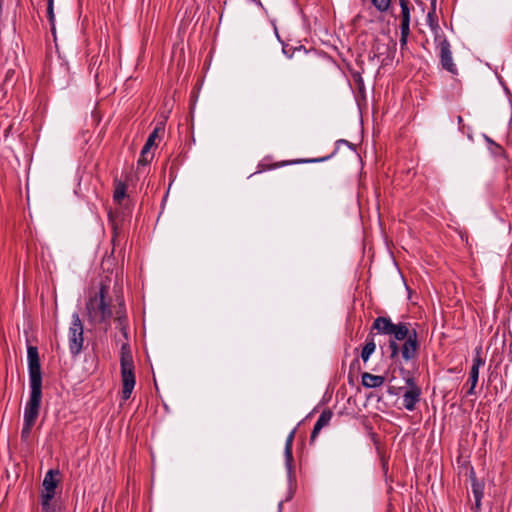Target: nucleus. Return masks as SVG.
<instances>
[{"label": "nucleus", "mask_w": 512, "mask_h": 512, "mask_svg": "<svg viewBox=\"0 0 512 512\" xmlns=\"http://www.w3.org/2000/svg\"><path fill=\"white\" fill-rule=\"evenodd\" d=\"M124 304L120 303V310L117 312V316L115 317V322L117 323V328L119 329L121 336L123 339L119 338L116 341L121 343V353H120V369H121V382H122V391L121 398L123 401H127L133 392V389L136 384L135 373H134V361L131 353L130 346L128 344L129 334H128V320L124 311Z\"/></svg>", "instance_id": "nucleus-1"}, {"label": "nucleus", "mask_w": 512, "mask_h": 512, "mask_svg": "<svg viewBox=\"0 0 512 512\" xmlns=\"http://www.w3.org/2000/svg\"><path fill=\"white\" fill-rule=\"evenodd\" d=\"M30 396L24 408L23 421L35 425L42 400V372L38 348L27 347Z\"/></svg>", "instance_id": "nucleus-2"}, {"label": "nucleus", "mask_w": 512, "mask_h": 512, "mask_svg": "<svg viewBox=\"0 0 512 512\" xmlns=\"http://www.w3.org/2000/svg\"><path fill=\"white\" fill-rule=\"evenodd\" d=\"M372 330H377L379 334L389 335L393 338L389 341L390 358L395 359L399 355V344L397 341H404L410 336L412 332H417L416 329L412 328V324L409 322H398L393 323L389 317L379 316L373 324Z\"/></svg>", "instance_id": "nucleus-3"}, {"label": "nucleus", "mask_w": 512, "mask_h": 512, "mask_svg": "<svg viewBox=\"0 0 512 512\" xmlns=\"http://www.w3.org/2000/svg\"><path fill=\"white\" fill-rule=\"evenodd\" d=\"M108 287L101 285L100 289L93 296H90L86 303V312L91 324H101L112 316L110 304L106 301Z\"/></svg>", "instance_id": "nucleus-4"}, {"label": "nucleus", "mask_w": 512, "mask_h": 512, "mask_svg": "<svg viewBox=\"0 0 512 512\" xmlns=\"http://www.w3.org/2000/svg\"><path fill=\"white\" fill-rule=\"evenodd\" d=\"M436 48L438 50V57L442 69L451 73L454 76L458 75V68L453 61L452 47L450 42L446 39L444 34H435Z\"/></svg>", "instance_id": "nucleus-5"}, {"label": "nucleus", "mask_w": 512, "mask_h": 512, "mask_svg": "<svg viewBox=\"0 0 512 512\" xmlns=\"http://www.w3.org/2000/svg\"><path fill=\"white\" fill-rule=\"evenodd\" d=\"M69 350L73 356H77L83 348V324L78 313L72 315L68 333Z\"/></svg>", "instance_id": "nucleus-6"}, {"label": "nucleus", "mask_w": 512, "mask_h": 512, "mask_svg": "<svg viewBox=\"0 0 512 512\" xmlns=\"http://www.w3.org/2000/svg\"><path fill=\"white\" fill-rule=\"evenodd\" d=\"M408 388L402 396V405L408 411H414L421 399V388L416 384L413 377H404Z\"/></svg>", "instance_id": "nucleus-7"}, {"label": "nucleus", "mask_w": 512, "mask_h": 512, "mask_svg": "<svg viewBox=\"0 0 512 512\" xmlns=\"http://www.w3.org/2000/svg\"><path fill=\"white\" fill-rule=\"evenodd\" d=\"M485 364V360L482 357V348L479 346L475 349V355L472 360V366L469 372L468 383H470V388L467 390V395H474L475 388L478 383L479 378V369L481 366Z\"/></svg>", "instance_id": "nucleus-8"}, {"label": "nucleus", "mask_w": 512, "mask_h": 512, "mask_svg": "<svg viewBox=\"0 0 512 512\" xmlns=\"http://www.w3.org/2000/svg\"><path fill=\"white\" fill-rule=\"evenodd\" d=\"M59 470L50 469L44 477L42 486L43 491L40 499L53 500L56 494V488L59 484Z\"/></svg>", "instance_id": "nucleus-9"}, {"label": "nucleus", "mask_w": 512, "mask_h": 512, "mask_svg": "<svg viewBox=\"0 0 512 512\" xmlns=\"http://www.w3.org/2000/svg\"><path fill=\"white\" fill-rule=\"evenodd\" d=\"M419 348L418 333L412 332V336L404 340V343L399 346V353H401L403 360L408 362L417 358Z\"/></svg>", "instance_id": "nucleus-10"}, {"label": "nucleus", "mask_w": 512, "mask_h": 512, "mask_svg": "<svg viewBox=\"0 0 512 512\" xmlns=\"http://www.w3.org/2000/svg\"><path fill=\"white\" fill-rule=\"evenodd\" d=\"M296 428H294L287 436L284 447V458H285V467L287 470V476L289 482H293L296 480L295 470L293 466V441L295 438Z\"/></svg>", "instance_id": "nucleus-11"}, {"label": "nucleus", "mask_w": 512, "mask_h": 512, "mask_svg": "<svg viewBox=\"0 0 512 512\" xmlns=\"http://www.w3.org/2000/svg\"><path fill=\"white\" fill-rule=\"evenodd\" d=\"M160 127H155V129L152 131V133L148 136L146 143L144 144L140 157L138 159V165H147L151 162L153 155L151 154L150 150L152 146L155 144V140L158 137V132L160 131Z\"/></svg>", "instance_id": "nucleus-12"}, {"label": "nucleus", "mask_w": 512, "mask_h": 512, "mask_svg": "<svg viewBox=\"0 0 512 512\" xmlns=\"http://www.w3.org/2000/svg\"><path fill=\"white\" fill-rule=\"evenodd\" d=\"M331 156L326 157H320V158H312V159H295V160H288V161H282L279 163H274L271 165H265L263 163L259 164L260 170L258 172H261L263 170H271L276 169L279 167L287 166V165H293V164H301V163H316V162H323L330 158Z\"/></svg>", "instance_id": "nucleus-13"}, {"label": "nucleus", "mask_w": 512, "mask_h": 512, "mask_svg": "<svg viewBox=\"0 0 512 512\" xmlns=\"http://www.w3.org/2000/svg\"><path fill=\"white\" fill-rule=\"evenodd\" d=\"M332 416H333V413L329 409H325L321 412V414H320L319 418L317 419V421L313 427V430L311 432V436H310L311 442H313L317 438V436L320 433V431L322 430V428H324L325 426H327L329 424V422L332 419Z\"/></svg>", "instance_id": "nucleus-14"}, {"label": "nucleus", "mask_w": 512, "mask_h": 512, "mask_svg": "<svg viewBox=\"0 0 512 512\" xmlns=\"http://www.w3.org/2000/svg\"><path fill=\"white\" fill-rule=\"evenodd\" d=\"M401 6V32H410V9L408 0H399Z\"/></svg>", "instance_id": "nucleus-15"}, {"label": "nucleus", "mask_w": 512, "mask_h": 512, "mask_svg": "<svg viewBox=\"0 0 512 512\" xmlns=\"http://www.w3.org/2000/svg\"><path fill=\"white\" fill-rule=\"evenodd\" d=\"M385 378L368 372L362 374V385L367 388H377L384 384Z\"/></svg>", "instance_id": "nucleus-16"}, {"label": "nucleus", "mask_w": 512, "mask_h": 512, "mask_svg": "<svg viewBox=\"0 0 512 512\" xmlns=\"http://www.w3.org/2000/svg\"><path fill=\"white\" fill-rule=\"evenodd\" d=\"M376 344L374 341V334L370 332L366 338V343L361 352V358L364 362H367L370 356L375 352Z\"/></svg>", "instance_id": "nucleus-17"}, {"label": "nucleus", "mask_w": 512, "mask_h": 512, "mask_svg": "<svg viewBox=\"0 0 512 512\" xmlns=\"http://www.w3.org/2000/svg\"><path fill=\"white\" fill-rule=\"evenodd\" d=\"M469 477L471 480V488L474 497H483L484 483L476 478L473 468L470 469Z\"/></svg>", "instance_id": "nucleus-18"}, {"label": "nucleus", "mask_w": 512, "mask_h": 512, "mask_svg": "<svg viewBox=\"0 0 512 512\" xmlns=\"http://www.w3.org/2000/svg\"><path fill=\"white\" fill-rule=\"evenodd\" d=\"M34 427V424L23 421V426L21 429V442L24 444L27 448H30L32 445V428Z\"/></svg>", "instance_id": "nucleus-19"}, {"label": "nucleus", "mask_w": 512, "mask_h": 512, "mask_svg": "<svg viewBox=\"0 0 512 512\" xmlns=\"http://www.w3.org/2000/svg\"><path fill=\"white\" fill-rule=\"evenodd\" d=\"M41 512H61L60 506L57 501L40 499Z\"/></svg>", "instance_id": "nucleus-20"}, {"label": "nucleus", "mask_w": 512, "mask_h": 512, "mask_svg": "<svg viewBox=\"0 0 512 512\" xmlns=\"http://www.w3.org/2000/svg\"><path fill=\"white\" fill-rule=\"evenodd\" d=\"M126 184L119 181L116 183L115 190L113 193V199L117 203H121L126 196Z\"/></svg>", "instance_id": "nucleus-21"}, {"label": "nucleus", "mask_w": 512, "mask_h": 512, "mask_svg": "<svg viewBox=\"0 0 512 512\" xmlns=\"http://www.w3.org/2000/svg\"><path fill=\"white\" fill-rule=\"evenodd\" d=\"M427 22L432 31L436 32L440 29L438 25V16L436 14V6H431V10L427 14Z\"/></svg>", "instance_id": "nucleus-22"}, {"label": "nucleus", "mask_w": 512, "mask_h": 512, "mask_svg": "<svg viewBox=\"0 0 512 512\" xmlns=\"http://www.w3.org/2000/svg\"><path fill=\"white\" fill-rule=\"evenodd\" d=\"M47 17L51 25V32H56L54 24L53 0H47Z\"/></svg>", "instance_id": "nucleus-23"}, {"label": "nucleus", "mask_w": 512, "mask_h": 512, "mask_svg": "<svg viewBox=\"0 0 512 512\" xmlns=\"http://www.w3.org/2000/svg\"><path fill=\"white\" fill-rule=\"evenodd\" d=\"M373 5L379 11H386L390 7L391 0H372Z\"/></svg>", "instance_id": "nucleus-24"}, {"label": "nucleus", "mask_w": 512, "mask_h": 512, "mask_svg": "<svg viewBox=\"0 0 512 512\" xmlns=\"http://www.w3.org/2000/svg\"><path fill=\"white\" fill-rule=\"evenodd\" d=\"M301 48H302L301 45L297 46V47L296 46H292L290 44H283L282 45L283 53L285 55H287L288 57H291L296 50L301 49Z\"/></svg>", "instance_id": "nucleus-25"}, {"label": "nucleus", "mask_w": 512, "mask_h": 512, "mask_svg": "<svg viewBox=\"0 0 512 512\" xmlns=\"http://www.w3.org/2000/svg\"><path fill=\"white\" fill-rule=\"evenodd\" d=\"M482 498L483 497H474L475 499V504H474V511L475 512H479L480 508H481V501H482Z\"/></svg>", "instance_id": "nucleus-26"}, {"label": "nucleus", "mask_w": 512, "mask_h": 512, "mask_svg": "<svg viewBox=\"0 0 512 512\" xmlns=\"http://www.w3.org/2000/svg\"><path fill=\"white\" fill-rule=\"evenodd\" d=\"M407 36L408 34H401V38H400V45L401 47L403 48L406 43H407Z\"/></svg>", "instance_id": "nucleus-27"}, {"label": "nucleus", "mask_w": 512, "mask_h": 512, "mask_svg": "<svg viewBox=\"0 0 512 512\" xmlns=\"http://www.w3.org/2000/svg\"><path fill=\"white\" fill-rule=\"evenodd\" d=\"M13 74H14V70L9 69L5 76V82H7L10 79V77L13 76Z\"/></svg>", "instance_id": "nucleus-28"}, {"label": "nucleus", "mask_w": 512, "mask_h": 512, "mask_svg": "<svg viewBox=\"0 0 512 512\" xmlns=\"http://www.w3.org/2000/svg\"><path fill=\"white\" fill-rule=\"evenodd\" d=\"M6 92L2 87H0V101L5 98Z\"/></svg>", "instance_id": "nucleus-29"}, {"label": "nucleus", "mask_w": 512, "mask_h": 512, "mask_svg": "<svg viewBox=\"0 0 512 512\" xmlns=\"http://www.w3.org/2000/svg\"><path fill=\"white\" fill-rule=\"evenodd\" d=\"M337 144H338V145H339V144H346V145H348L349 147H351V144H350L347 140H343V139H342V140H338V141H337Z\"/></svg>", "instance_id": "nucleus-30"}, {"label": "nucleus", "mask_w": 512, "mask_h": 512, "mask_svg": "<svg viewBox=\"0 0 512 512\" xmlns=\"http://www.w3.org/2000/svg\"><path fill=\"white\" fill-rule=\"evenodd\" d=\"M437 0H431V6H436Z\"/></svg>", "instance_id": "nucleus-31"}, {"label": "nucleus", "mask_w": 512, "mask_h": 512, "mask_svg": "<svg viewBox=\"0 0 512 512\" xmlns=\"http://www.w3.org/2000/svg\"><path fill=\"white\" fill-rule=\"evenodd\" d=\"M276 36H277L278 40L281 41L280 34L276 33Z\"/></svg>", "instance_id": "nucleus-32"}, {"label": "nucleus", "mask_w": 512, "mask_h": 512, "mask_svg": "<svg viewBox=\"0 0 512 512\" xmlns=\"http://www.w3.org/2000/svg\"><path fill=\"white\" fill-rule=\"evenodd\" d=\"M54 42L56 43V33H53Z\"/></svg>", "instance_id": "nucleus-33"}]
</instances>
